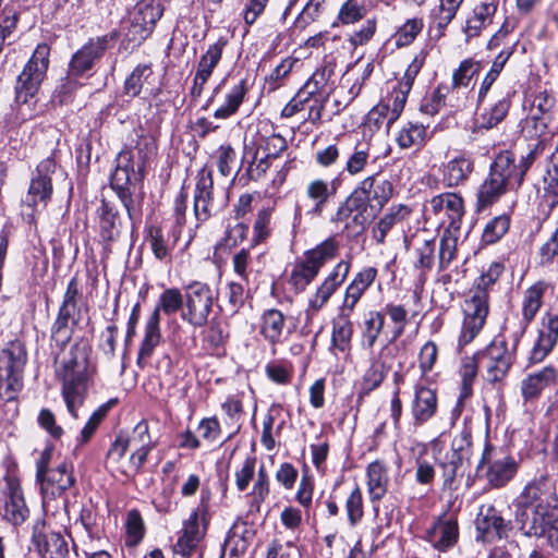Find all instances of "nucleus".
<instances>
[{
  "label": "nucleus",
  "mask_w": 558,
  "mask_h": 558,
  "mask_svg": "<svg viewBox=\"0 0 558 558\" xmlns=\"http://www.w3.org/2000/svg\"><path fill=\"white\" fill-rule=\"evenodd\" d=\"M147 421L138 422L131 432L117 436L107 452V465L128 477L135 476L155 448Z\"/></svg>",
  "instance_id": "nucleus-1"
},
{
  "label": "nucleus",
  "mask_w": 558,
  "mask_h": 558,
  "mask_svg": "<svg viewBox=\"0 0 558 558\" xmlns=\"http://www.w3.org/2000/svg\"><path fill=\"white\" fill-rule=\"evenodd\" d=\"M138 150V160H134L133 153L123 149L116 159V169L111 175V186L117 192L131 219L140 210L142 202V182L144 180V157Z\"/></svg>",
  "instance_id": "nucleus-2"
},
{
  "label": "nucleus",
  "mask_w": 558,
  "mask_h": 558,
  "mask_svg": "<svg viewBox=\"0 0 558 558\" xmlns=\"http://www.w3.org/2000/svg\"><path fill=\"white\" fill-rule=\"evenodd\" d=\"M502 269L500 264H492L488 270L481 276L477 287L470 290L464 301V319L458 339V348L460 350L472 342L484 327L489 311L486 288L499 278Z\"/></svg>",
  "instance_id": "nucleus-3"
},
{
  "label": "nucleus",
  "mask_w": 558,
  "mask_h": 558,
  "mask_svg": "<svg viewBox=\"0 0 558 558\" xmlns=\"http://www.w3.org/2000/svg\"><path fill=\"white\" fill-rule=\"evenodd\" d=\"M62 380V397L68 411L77 416L76 410L85 399L87 383L90 377L87 355L84 350L73 347L69 354L62 360L61 366L57 369Z\"/></svg>",
  "instance_id": "nucleus-4"
},
{
  "label": "nucleus",
  "mask_w": 558,
  "mask_h": 558,
  "mask_svg": "<svg viewBox=\"0 0 558 558\" xmlns=\"http://www.w3.org/2000/svg\"><path fill=\"white\" fill-rule=\"evenodd\" d=\"M339 252V242L329 236L298 258L290 272L289 282L298 291H304L317 277L320 269Z\"/></svg>",
  "instance_id": "nucleus-5"
},
{
  "label": "nucleus",
  "mask_w": 558,
  "mask_h": 558,
  "mask_svg": "<svg viewBox=\"0 0 558 558\" xmlns=\"http://www.w3.org/2000/svg\"><path fill=\"white\" fill-rule=\"evenodd\" d=\"M27 361L25 347L20 341L10 342L0 351V398L15 399L23 387V372Z\"/></svg>",
  "instance_id": "nucleus-6"
},
{
  "label": "nucleus",
  "mask_w": 558,
  "mask_h": 558,
  "mask_svg": "<svg viewBox=\"0 0 558 558\" xmlns=\"http://www.w3.org/2000/svg\"><path fill=\"white\" fill-rule=\"evenodd\" d=\"M515 170L514 158L510 151L500 153L490 167L489 174L480 186L477 193L478 209L494 204L506 193L507 187H515L513 171Z\"/></svg>",
  "instance_id": "nucleus-7"
},
{
  "label": "nucleus",
  "mask_w": 558,
  "mask_h": 558,
  "mask_svg": "<svg viewBox=\"0 0 558 558\" xmlns=\"http://www.w3.org/2000/svg\"><path fill=\"white\" fill-rule=\"evenodd\" d=\"M54 170L56 162L48 157L41 160L33 172L27 194L22 202L23 217L29 225L36 222V213L39 208L46 207L51 198L53 192L51 174Z\"/></svg>",
  "instance_id": "nucleus-8"
},
{
  "label": "nucleus",
  "mask_w": 558,
  "mask_h": 558,
  "mask_svg": "<svg viewBox=\"0 0 558 558\" xmlns=\"http://www.w3.org/2000/svg\"><path fill=\"white\" fill-rule=\"evenodd\" d=\"M208 494H202L197 508L184 521L181 534L173 546V551L185 558H202L199 544L205 536L208 524Z\"/></svg>",
  "instance_id": "nucleus-9"
},
{
  "label": "nucleus",
  "mask_w": 558,
  "mask_h": 558,
  "mask_svg": "<svg viewBox=\"0 0 558 558\" xmlns=\"http://www.w3.org/2000/svg\"><path fill=\"white\" fill-rule=\"evenodd\" d=\"M519 461L501 449L486 444L477 465V473L494 488L506 486L518 473Z\"/></svg>",
  "instance_id": "nucleus-10"
},
{
  "label": "nucleus",
  "mask_w": 558,
  "mask_h": 558,
  "mask_svg": "<svg viewBox=\"0 0 558 558\" xmlns=\"http://www.w3.org/2000/svg\"><path fill=\"white\" fill-rule=\"evenodd\" d=\"M49 56L50 48L48 45L40 44L36 47L22 73L17 76L15 85V99L17 102L26 104L36 95L46 77Z\"/></svg>",
  "instance_id": "nucleus-11"
},
{
  "label": "nucleus",
  "mask_w": 558,
  "mask_h": 558,
  "mask_svg": "<svg viewBox=\"0 0 558 558\" xmlns=\"http://www.w3.org/2000/svg\"><path fill=\"white\" fill-rule=\"evenodd\" d=\"M378 211L374 208L359 190L355 187L353 192L338 207L332 222H345V229H352L360 233L376 217Z\"/></svg>",
  "instance_id": "nucleus-12"
},
{
  "label": "nucleus",
  "mask_w": 558,
  "mask_h": 558,
  "mask_svg": "<svg viewBox=\"0 0 558 558\" xmlns=\"http://www.w3.org/2000/svg\"><path fill=\"white\" fill-rule=\"evenodd\" d=\"M162 14L161 0L138 1L130 12L129 39L134 43H142L151 34Z\"/></svg>",
  "instance_id": "nucleus-13"
},
{
  "label": "nucleus",
  "mask_w": 558,
  "mask_h": 558,
  "mask_svg": "<svg viewBox=\"0 0 558 558\" xmlns=\"http://www.w3.org/2000/svg\"><path fill=\"white\" fill-rule=\"evenodd\" d=\"M350 269V260L341 259L336 264L322 283L310 295L305 312L307 316H314L326 307L332 295L348 278Z\"/></svg>",
  "instance_id": "nucleus-14"
},
{
  "label": "nucleus",
  "mask_w": 558,
  "mask_h": 558,
  "mask_svg": "<svg viewBox=\"0 0 558 558\" xmlns=\"http://www.w3.org/2000/svg\"><path fill=\"white\" fill-rule=\"evenodd\" d=\"M214 296L210 288L202 282H193L185 291V311L182 318L194 327H203L208 322Z\"/></svg>",
  "instance_id": "nucleus-15"
},
{
  "label": "nucleus",
  "mask_w": 558,
  "mask_h": 558,
  "mask_svg": "<svg viewBox=\"0 0 558 558\" xmlns=\"http://www.w3.org/2000/svg\"><path fill=\"white\" fill-rule=\"evenodd\" d=\"M478 359L485 363L487 381L495 384L502 381L513 363V352L509 350L505 341L492 342L485 351L478 353Z\"/></svg>",
  "instance_id": "nucleus-16"
},
{
  "label": "nucleus",
  "mask_w": 558,
  "mask_h": 558,
  "mask_svg": "<svg viewBox=\"0 0 558 558\" xmlns=\"http://www.w3.org/2000/svg\"><path fill=\"white\" fill-rule=\"evenodd\" d=\"M558 519V508L526 507L518 508L515 521L524 535L543 537Z\"/></svg>",
  "instance_id": "nucleus-17"
},
{
  "label": "nucleus",
  "mask_w": 558,
  "mask_h": 558,
  "mask_svg": "<svg viewBox=\"0 0 558 558\" xmlns=\"http://www.w3.org/2000/svg\"><path fill=\"white\" fill-rule=\"evenodd\" d=\"M472 447V429L464 426L462 430L454 436L451 444V450L441 460L444 484L450 486L456 478L458 470L462 466L464 461H468L471 456Z\"/></svg>",
  "instance_id": "nucleus-18"
},
{
  "label": "nucleus",
  "mask_w": 558,
  "mask_h": 558,
  "mask_svg": "<svg viewBox=\"0 0 558 558\" xmlns=\"http://www.w3.org/2000/svg\"><path fill=\"white\" fill-rule=\"evenodd\" d=\"M558 342V310H549L542 318L538 336L531 349L529 361L541 363Z\"/></svg>",
  "instance_id": "nucleus-19"
},
{
  "label": "nucleus",
  "mask_w": 558,
  "mask_h": 558,
  "mask_svg": "<svg viewBox=\"0 0 558 558\" xmlns=\"http://www.w3.org/2000/svg\"><path fill=\"white\" fill-rule=\"evenodd\" d=\"M407 100L403 94H398L391 89L375 107H373L367 116L366 123L376 129L386 125L387 130L401 116Z\"/></svg>",
  "instance_id": "nucleus-20"
},
{
  "label": "nucleus",
  "mask_w": 558,
  "mask_h": 558,
  "mask_svg": "<svg viewBox=\"0 0 558 558\" xmlns=\"http://www.w3.org/2000/svg\"><path fill=\"white\" fill-rule=\"evenodd\" d=\"M428 204L441 223L448 222L447 228L460 229L464 216V202L459 194L445 192L432 197Z\"/></svg>",
  "instance_id": "nucleus-21"
},
{
  "label": "nucleus",
  "mask_w": 558,
  "mask_h": 558,
  "mask_svg": "<svg viewBox=\"0 0 558 558\" xmlns=\"http://www.w3.org/2000/svg\"><path fill=\"white\" fill-rule=\"evenodd\" d=\"M558 508L553 484L547 475L534 478L523 488L518 499V508Z\"/></svg>",
  "instance_id": "nucleus-22"
},
{
  "label": "nucleus",
  "mask_w": 558,
  "mask_h": 558,
  "mask_svg": "<svg viewBox=\"0 0 558 558\" xmlns=\"http://www.w3.org/2000/svg\"><path fill=\"white\" fill-rule=\"evenodd\" d=\"M558 205V153L553 154L546 165L543 175V186L539 190L538 213L544 219L548 218Z\"/></svg>",
  "instance_id": "nucleus-23"
},
{
  "label": "nucleus",
  "mask_w": 558,
  "mask_h": 558,
  "mask_svg": "<svg viewBox=\"0 0 558 558\" xmlns=\"http://www.w3.org/2000/svg\"><path fill=\"white\" fill-rule=\"evenodd\" d=\"M213 171L204 167L198 172L194 194V215L201 222L208 220L217 211L213 197Z\"/></svg>",
  "instance_id": "nucleus-24"
},
{
  "label": "nucleus",
  "mask_w": 558,
  "mask_h": 558,
  "mask_svg": "<svg viewBox=\"0 0 558 558\" xmlns=\"http://www.w3.org/2000/svg\"><path fill=\"white\" fill-rule=\"evenodd\" d=\"M37 482L40 485L43 505L45 507L48 501L54 500L73 486L75 478L69 465L63 462L56 469H51Z\"/></svg>",
  "instance_id": "nucleus-25"
},
{
  "label": "nucleus",
  "mask_w": 558,
  "mask_h": 558,
  "mask_svg": "<svg viewBox=\"0 0 558 558\" xmlns=\"http://www.w3.org/2000/svg\"><path fill=\"white\" fill-rule=\"evenodd\" d=\"M108 43V36L89 39L73 54L70 62V73L81 75L90 70L94 63L99 60L107 50Z\"/></svg>",
  "instance_id": "nucleus-26"
},
{
  "label": "nucleus",
  "mask_w": 558,
  "mask_h": 558,
  "mask_svg": "<svg viewBox=\"0 0 558 558\" xmlns=\"http://www.w3.org/2000/svg\"><path fill=\"white\" fill-rule=\"evenodd\" d=\"M359 193L362 194L374 208L379 213L389 202L393 194L392 183L378 174L364 178L356 186Z\"/></svg>",
  "instance_id": "nucleus-27"
},
{
  "label": "nucleus",
  "mask_w": 558,
  "mask_h": 558,
  "mask_svg": "<svg viewBox=\"0 0 558 558\" xmlns=\"http://www.w3.org/2000/svg\"><path fill=\"white\" fill-rule=\"evenodd\" d=\"M558 380V368L547 365L530 373L521 381V395L525 402L537 399L543 390Z\"/></svg>",
  "instance_id": "nucleus-28"
},
{
  "label": "nucleus",
  "mask_w": 558,
  "mask_h": 558,
  "mask_svg": "<svg viewBox=\"0 0 558 558\" xmlns=\"http://www.w3.org/2000/svg\"><path fill=\"white\" fill-rule=\"evenodd\" d=\"M473 170V159L459 154L441 166V181L446 187H458L468 181Z\"/></svg>",
  "instance_id": "nucleus-29"
},
{
  "label": "nucleus",
  "mask_w": 558,
  "mask_h": 558,
  "mask_svg": "<svg viewBox=\"0 0 558 558\" xmlns=\"http://www.w3.org/2000/svg\"><path fill=\"white\" fill-rule=\"evenodd\" d=\"M338 185L335 181H328L323 178H315L307 182L305 186V196L312 202L313 207L308 214L320 216L328 202L337 194Z\"/></svg>",
  "instance_id": "nucleus-30"
},
{
  "label": "nucleus",
  "mask_w": 558,
  "mask_h": 558,
  "mask_svg": "<svg viewBox=\"0 0 558 558\" xmlns=\"http://www.w3.org/2000/svg\"><path fill=\"white\" fill-rule=\"evenodd\" d=\"M377 277L375 267H364L356 272L348 284L343 295L341 307L345 311H354L365 291L374 283Z\"/></svg>",
  "instance_id": "nucleus-31"
},
{
  "label": "nucleus",
  "mask_w": 558,
  "mask_h": 558,
  "mask_svg": "<svg viewBox=\"0 0 558 558\" xmlns=\"http://www.w3.org/2000/svg\"><path fill=\"white\" fill-rule=\"evenodd\" d=\"M428 541L438 550L453 546L459 537L458 522L451 517H440L427 531Z\"/></svg>",
  "instance_id": "nucleus-32"
},
{
  "label": "nucleus",
  "mask_w": 558,
  "mask_h": 558,
  "mask_svg": "<svg viewBox=\"0 0 558 558\" xmlns=\"http://www.w3.org/2000/svg\"><path fill=\"white\" fill-rule=\"evenodd\" d=\"M3 518L13 525H20L28 518L29 510L25 504L22 488L14 480L8 481Z\"/></svg>",
  "instance_id": "nucleus-33"
},
{
  "label": "nucleus",
  "mask_w": 558,
  "mask_h": 558,
  "mask_svg": "<svg viewBox=\"0 0 558 558\" xmlns=\"http://www.w3.org/2000/svg\"><path fill=\"white\" fill-rule=\"evenodd\" d=\"M507 525L494 507H487L476 519L477 538L486 543L500 539L506 534Z\"/></svg>",
  "instance_id": "nucleus-34"
},
{
  "label": "nucleus",
  "mask_w": 558,
  "mask_h": 558,
  "mask_svg": "<svg viewBox=\"0 0 558 558\" xmlns=\"http://www.w3.org/2000/svg\"><path fill=\"white\" fill-rule=\"evenodd\" d=\"M414 425L420 426L429 421L437 411V395L435 390L417 385L411 403Z\"/></svg>",
  "instance_id": "nucleus-35"
},
{
  "label": "nucleus",
  "mask_w": 558,
  "mask_h": 558,
  "mask_svg": "<svg viewBox=\"0 0 558 558\" xmlns=\"http://www.w3.org/2000/svg\"><path fill=\"white\" fill-rule=\"evenodd\" d=\"M286 330V316L279 310L270 308L262 314L259 333L271 347L284 341Z\"/></svg>",
  "instance_id": "nucleus-36"
},
{
  "label": "nucleus",
  "mask_w": 558,
  "mask_h": 558,
  "mask_svg": "<svg viewBox=\"0 0 558 558\" xmlns=\"http://www.w3.org/2000/svg\"><path fill=\"white\" fill-rule=\"evenodd\" d=\"M142 90H145L149 96H156L160 90L154 86V72L147 64L137 65L124 83V93L131 97L138 96Z\"/></svg>",
  "instance_id": "nucleus-37"
},
{
  "label": "nucleus",
  "mask_w": 558,
  "mask_h": 558,
  "mask_svg": "<svg viewBox=\"0 0 558 558\" xmlns=\"http://www.w3.org/2000/svg\"><path fill=\"white\" fill-rule=\"evenodd\" d=\"M354 311H345L344 307L339 308V313L332 320V345L341 352L349 349L353 336V324L351 315Z\"/></svg>",
  "instance_id": "nucleus-38"
},
{
  "label": "nucleus",
  "mask_w": 558,
  "mask_h": 558,
  "mask_svg": "<svg viewBox=\"0 0 558 558\" xmlns=\"http://www.w3.org/2000/svg\"><path fill=\"white\" fill-rule=\"evenodd\" d=\"M367 492L372 501L381 500L387 493L389 477L387 468L379 461H374L366 469Z\"/></svg>",
  "instance_id": "nucleus-39"
},
{
  "label": "nucleus",
  "mask_w": 558,
  "mask_h": 558,
  "mask_svg": "<svg viewBox=\"0 0 558 558\" xmlns=\"http://www.w3.org/2000/svg\"><path fill=\"white\" fill-rule=\"evenodd\" d=\"M160 317L157 313H153L146 324L145 336L142 341L137 365L144 367L153 355L154 350L160 343V330H159Z\"/></svg>",
  "instance_id": "nucleus-40"
},
{
  "label": "nucleus",
  "mask_w": 558,
  "mask_h": 558,
  "mask_svg": "<svg viewBox=\"0 0 558 558\" xmlns=\"http://www.w3.org/2000/svg\"><path fill=\"white\" fill-rule=\"evenodd\" d=\"M246 95L245 81H240L226 94L225 101L214 111V117L226 120L235 114Z\"/></svg>",
  "instance_id": "nucleus-41"
},
{
  "label": "nucleus",
  "mask_w": 558,
  "mask_h": 558,
  "mask_svg": "<svg viewBox=\"0 0 558 558\" xmlns=\"http://www.w3.org/2000/svg\"><path fill=\"white\" fill-rule=\"evenodd\" d=\"M510 108V100L507 96L498 99L496 102L483 108V111L476 118V123L482 129H493L499 124L507 116Z\"/></svg>",
  "instance_id": "nucleus-42"
},
{
  "label": "nucleus",
  "mask_w": 558,
  "mask_h": 558,
  "mask_svg": "<svg viewBox=\"0 0 558 558\" xmlns=\"http://www.w3.org/2000/svg\"><path fill=\"white\" fill-rule=\"evenodd\" d=\"M497 11V4L494 2H482L474 8L473 15L466 23V35L469 37L476 36L481 29L485 28L493 22V17Z\"/></svg>",
  "instance_id": "nucleus-43"
},
{
  "label": "nucleus",
  "mask_w": 558,
  "mask_h": 558,
  "mask_svg": "<svg viewBox=\"0 0 558 558\" xmlns=\"http://www.w3.org/2000/svg\"><path fill=\"white\" fill-rule=\"evenodd\" d=\"M80 290L76 278H72L63 295V302L60 306L57 324L60 328L66 327L69 320L73 318L77 308Z\"/></svg>",
  "instance_id": "nucleus-44"
},
{
  "label": "nucleus",
  "mask_w": 558,
  "mask_h": 558,
  "mask_svg": "<svg viewBox=\"0 0 558 558\" xmlns=\"http://www.w3.org/2000/svg\"><path fill=\"white\" fill-rule=\"evenodd\" d=\"M254 150L264 158L276 159L288 147L287 140L280 134H271L269 136H259L254 143Z\"/></svg>",
  "instance_id": "nucleus-45"
},
{
  "label": "nucleus",
  "mask_w": 558,
  "mask_h": 558,
  "mask_svg": "<svg viewBox=\"0 0 558 558\" xmlns=\"http://www.w3.org/2000/svg\"><path fill=\"white\" fill-rule=\"evenodd\" d=\"M371 157V147L367 143H357L353 150L348 155L343 166V171L349 175L361 174L368 165Z\"/></svg>",
  "instance_id": "nucleus-46"
},
{
  "label": "nucleus",
  "mask_w": 558,
  "mask_h": 558,
  "mask_svg": "<svg viewBox=\"0 0 558 558\" xmlns=\"http://www.w3.org/2000/svg\"><path fill=\"white\" fill-rule=\"evenodd\" d=\"M367 9L362 0H345L339 8L333 26L352 25L365 17Z\"/></svg>",
  "instance_id": "nucleus-47"
},
{
  "label": "nucleus",
  "mask_w": 558,
  "mask_h": 558,
  "mask_svg": "<svg viewBox=\"0 0 558 558\" xmlns=\"http://www.w3.org/2000/svg\"><path fill=\"white\" fill-rule=\"evenodd\" d=\"M222 49L223 44L217 43L210 45L206 53L202 56L195 74V77L196 80H198L199 84H206V82L210 77L214 69L221 59Z\"/></svg>",
  "instance_id": "nucleus-48"
},
{
  "label": "nucleus",
  "mask_w": 558,
  "mask_h": 558,
  "mask_svg": "<svg viewBox=\"0 0 558 558\" xmlns=\"http://www.w3.org/2000/svg\"><path fill=\"white\" fill-rule=\"evenodd\" d=\"M410 210L405 206L391 207L389 211L380 218L373 230V236L377 243H384L387 233L399 221L403 220Z\"/></svg>",
  "instance_id": "nucleus-49"
},
{
  "label": "nucleus",
  "mask_w": 558,
  "mask_h": 558,
  "mask_svg": "<svg viewBox=\"0 0 558 558\" xmlns=\"http://www.w3.org/2000/svg\"><path fill=\"white\" fill-rule=\"evenodd\" d=\"M460 229L446 228L439 242L438 264L442 270L453 260Z\"/></svg>",
  "instance_id": "nucleus-50"
},
{
  "label": "nucleus",
  "mask_w": 558,
  "mask_h": 558,
  "mask_svg": "<svg viewBox=\"0 0 558 558\" xmlns=\"http://www.w3.org/2000/svg\"><path fill=\"white\" fill-rule=\"evenodd\" d=\"M543 295L544 286L542 283H536L525 291L522 302V315L526 324H530L539 311Z\"/></svg>",
  "instance_id": "nucleus-51"
},
{
  "label": "nucleus",
  "mask_w": 558,
  "mask_h": 558,
  "mask_svg": "<svg viewBox=\"0 0 558 558\" xmlns=\"http://www.w3.org/2000/svg\"><path fill=\"white\" fill-rule=\"evenodd\" d=\"M435 239H422L417 236L414 245V266L423 270L432 269L435 262Z\"/></svg>",
  "instance_id": "nucleus-52"
},
{
  "label": "nucleus",
  "mask_w": 558,
  "mask_h": 558,
  "mask_svg": "<svg viewBox=\"0 0 558 558\" xmlns=\"http://www.w3.org/2000/svg\"><path fill=\"white\" fill-rule=\"evenodd\" d=\"M426 53L424 51L418 52L412 62L408 65L403 77L393 86L392 90L398 94H403V98L408 99V95L412 88L413 82L416 75L420 73L422 66L425 63Z\"/></svg>",
  "instance_id": "nucleus-53"
},
{
  "label": "nucleus",
  "mask_w": 558,
  "mask_h": 558,
  "mask_svg": "<svg viewBox=\"0 0 558 558\" xmlns=\"http://www.w3.org/2000/svg\"><path fill=\"white\" fill-rule=\"evenodd\" d=\"M386 348L383 349L380 357L372 362L369 368L363 376L362 390L364 393H369L383 383L389 366L386 365L381 359Z\"/></svg>",
  "instance_id": "nucleus-54"
},
{
  "label": "nucleus",
  "mask_w": 558,
  "mask_h": 558,
  "mask_svg": "<svg viewBox=\"0 0 558 558\" xmlns=\"http://www.w3.org/2000/svg\"><path fill=\"white\" fill-rule=\"evenodd\" d=\"M385 326V314L381 312H371L364 322L362 332V344L372 349L376 343Z\"/></svg>",
  "instance_id": "nucleus-55"
},
{
  "label": "nucleus",
  "mask_w": 558,
  "mask_h": 558,
  "mask_svg": "<svg viewBox=\"0 0 558 558\" xmlns=\"http://www.w3.org/2000/svg\"><path fill=\"white\" fill-rule=\"evenodd\" d=\"M424 22L420 17L407 20L393 34L392 38L398 48L411 45L422 32Z\"/></svg>",
  "instance_id": "nucleus-56"
},
{
  "label": "nucleus",
  "mask_w": 558,
  "mask_h": 558,
  "mask_svg": "<svg viewBox=\"0 0 558 558\" xmlns=\"http://www.w3.org/2000/svg\"><path fill=\"white\" fill-rule=\"evenodd\" d=\"M125 545L129 547H134L138 545L145 534L144 521L138 510L132 509L128 512L125 520Z\"/></svg>",
  "instance_id": "nucleus-57"
},
{
  "label": "nucleus",
  "mask_w": 558,
  "mask_h": 558,
  "mask_svg": "<svg viewBox=\"0 0 558 558\" xmlns=\"http://www.w3.org/2000/svg\"><path fill=\"white\" fill-rule=\"evenodd\" d=\"M146 242L149 244V247L157 259L163 260L170 257L172 246L168 244V241L159 227L150 226L147 229Z\"/></svg>",
  "instance_id": "nucleus-58"
},
{
  "label": "nucleus",
  "mask_w": 558,
  "mask_h": 558,
  "mask_svg": "<svg viewBox=\"0 0 558 558\" xmlns=\"http://www.w3.org/2000/svg\"><path fill=\"white\" fill-rule=\"evenodd\" d=\"M480 70L481 63L478 61L471 58L463 60L452 73V87H468Z\"/></svg>",
  "instance_id": "nucleus-59"
},
{
  "label": "nucleus",
  "mask_w": 558,
  "mask_h": 558,
  "mask_svg": "<svg viewBox=\"0 0 558 558\" xmlns=\"http://www.w3.org/2000/svg\"><path fill=\"white\" fill-rule=\"evenodd\" d=\"M425 135L424 125L408 123L400 130L397 142L401 148L421 146L425 141Z\"/></svg>",
  "instance_id": "nucleus-60"
},
{
  "label": "nucleus",
  "mask_w": 558,
  "mask_h": 558,
  "mask_svg": "<svg viewBox=\"0 0 558 558\" xmlns=\"http://www.w3.org/2000/svg\"><path fill=\"white\" fill-rule=\"evenodd\" d=\"M510 219L507 215L493 218L484 228L482 240L485 244L498 242L509 230Z\"/></svg>",
  "instance_id": "nucleus-61"
},
{
  "label": "nucleus",
  "mask_w": 558,
  "mask_h": 558,
  "mask_svg": "<svg viewBox=\"0 0 558 558\" xmlns=\"http://www.w3.org/2000/svg\"><path fill=\"white\" fill-rule=\"evenodd\" d=\"M185 298L183 299L181 292L175 288L166 289L159 296L158 304L153 313H157L160 316V312L167 315L177 313L183 305Z\"/></svg>",
  "instance_id": "nucleus-62"
},
{
  "label": "nucleus",
  "mask_w": 558,
  "mask_h": 558,
  "mask_svg": "<svg viewBox=\"0 0 558 558\" xmlns=\"http://www.w3.org/2000/svg\"><path fill=\"white\" fill-rule=\"evenodd\" d=\"M120 221L116 213L108 208L107 205L102 206V214L99 222L100 236L105 242L116 240L120 234Z\"/></svg>",
  "instance_id": "nucleus-63"
},
{
  "label": "nucleus",
  "mask_w": 558,
  "mask_h": 558,
  "mask_svg": "<svg viewBox=\"0 0 558 558\" xmlns=\"http://www.w3.org/2000/svg\"><path fill=\"white\" fill-rule=\"evenodd\" d=\"M449 92V87L439 85L435 88L429 96L424 98L421 110L429 116H434L440 111L446 104V97Z\"/></svg>",
  "instance_id": "nucleus-64"
}]
</instances>
